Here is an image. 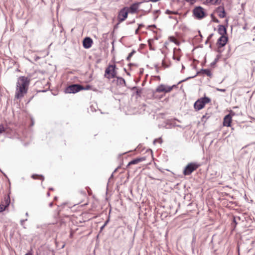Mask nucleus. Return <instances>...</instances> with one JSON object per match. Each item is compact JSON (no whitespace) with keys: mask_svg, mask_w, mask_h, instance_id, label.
Segmentation results:
<instances>
[{"mask_svg":"<svg viewBox=\"0 0 255 255\" xmlns=\"http://www.w3.org/2000/svg\"><path fill=\"white\" fill-rule=\"evenodd\" d=\"M30 80L26 77H19L16 83L15 99H19L24 97L27 93L28 87L29 85Z\"/></svg>","mask_w":255,"mask_h":255,"instance_id":"1","label":"nucleus"},{"mask_svg":"<svg viewBox=\"0 0 255 255\" xmlns=\"http://www.w3.org/2000/svg\"><path fill=\"white\" fill-rule=\"evenodd\" d=\"M116 66L115 65H110L105 70V77L108 78H117V84L118 85L126 86L125 80L120 77H117V71H116Z\"/></svg>","mask_w":255,"mask_h":255,"instance_id":"2","label":"nucleus"},{"mask_svg":"<svg viewBox=\"0 0 255 255\" xmlns=\"http://www.w3.org/2000/svg\"><path fill=\"white\" fill-rule=\"evenodd\" d=\"M210 102L211 99L207 97L201 98L195 102L194 105V108L196 111H199L204 107L206 104Z\"/></svg>","mask_w":255,"mask_h":255,"instance_id":"3","label":"nucleus"},{"mask_svg":"<svg viewBox=\"0 0 255 255\" xmlns=\"http://www.w3.org/2000/svg\"><path fill=\"white\" fill-rule=\"evenodd\" d=\"M199 166L200 164L197 163L191 162L188 164L184 169V175H190L194 171L196 170Z\"/></svg>","mask_w":255,"mask_h":255,"instance_id":"4","label":"nucleus"},{"mask_svg":"<svg viewBox=\"0 0 255 255\" xmlns=\"http://www.w3.org/2000/svg\"><path fill=\"white\" fill-rule=\"evenodd\" d=\"M193 13L194 16L198 19H201L206 16L204 9L200 6H196L193 10Z\"/></svg>","mask_w":255,"mask_h":255,"instance_id":"5","label":"nucleus"},{"mask_svg":"<svg viewBox=\"0 0 255 255\" xmlns=\"http://www.w3.org/2000/svg\"><path fill=\"white\" fill-rule=\"evenodd\" d=\"M82 85L78 84H72L67 87L65 89L66 93H76L82 90Z\"/></svg>","mask_w":255,"mask_h":255,"instance_id":"6","label":"nucleus"},{"mask_svg":"<svg viewBox=\"0 0 255 255\" xmlns=\"http://www.w3.org/2000/svg\"><path fill=\"white\" fill-rule=\"evenodd\" d=\"M127 8L128 7H124L119 11L118 15V20L119 23L122 22L127 18L128 13Z\"/></svg>","mask_w":255,"mask_h":255,"instance_id":"7","label":"nucleus"},{"mask_svg":"<svg viewBox=\"0 0 255 255\" xmlns=\"http://www.w3.org/2000/svg\"><path fill=\"white\" fill-rule=\"evenodd\" d=\"M206 74L209 77H211L212 74V73L210 71V70L209 69H201L200 71L197 72V74L196 75L194 76H192V77H189L185 79H183L182 80H181L178 83V84H179L183 82H185L186 81H187V80L189 79H191V78H194L197 75H199V74Z\"/></svg>","mask_w":255,"mask_h":255,"instance_id":"8","label":"nucleus"},{"mask_svg":"<svg viewBox=\"0 0 255 255\" xmlns=\"http://www.w3.org/2000/svg\"><path fill=\"white\" fill-rule=\"evenodd\" d=\"M143 2H136L133 3L129 7H128L127 10L128 11V13L133 14L137 12V10L138 8V6L140 4H141Z\"/></svg>","mask_w":255,"mask_h":255,"instance_id":"9","label":"nucleus"},{"mask_svg":"<svg viewBox=\"0 0 255 255\" xmlns=\"http://www.w3.org/2000/svg\"><path fill=\"white\" fill-rule=\"evenodd\" d=\"M168 86H166L164 84H161L158 86L155 92L160 93V92H164L165 93H169L172 91L171 87H168Z\"/></svg>","mask_w":255,"mask_h":255,"instance_id":"10","label":"nucleus"},{"mask_svg":"<svg viewBox=\"0 0 255 255\" xmlns=\"http://www.w3.org/2000/svg\"><path fill=\"white\" fill-rule=\"evenodd\" d=\"M228 40V38L226 36H221L218 39L217 44L219 48L224 46Z\"/></svg>","mask_w":255,"mask_h":255,"instance_id":"11","label":"nucleus"},{"mask_svg":"<svg viewBox=\"0 0 255 255\" xmlns=\"http://www.w3.org/2000/svg\"><path fill=\"white\" fill-rule=\"evenodd\" d=\"M92 39L89 37L85 38L83 41V47L86 49L90 48L92 46Z\"/></svg>","mask_w":255,"mask_h":255,"instance_id":"12","label":"nucleus"},{"mask_svg":"<svg viewBox=\"0 0 255 255\" xmlns=\"http://www.w3.org/2000/svg\"><path fill=\"white\" fill-rule=\"evenodd\" d=\"M216 11L218 13V16L220 18H224L225 17H226V13L223 6H219L217 8Z\"/></svg>","mask_w":255,"mask_h":255,"instance_id":"13","label":"nucleus"},{"mask_svg":"<svg viewBox=\"0 0 255 255\" xmlns=\"http://www.w3.org/2000/svg\"><path fill=\"white\" fill-rule=\"evenodd\" d=\"M232 122V117L231 114L226 115L224 118V125L227 127H230Z\"/></svg>","mask_w":255,"mask_h":255,"instance_id":"14","label":"nucleus"},{"mask_svg":"<svg viewBox=\"0 0 255 255\" xmlns=\"http://www.w3.org/2000/svg\"><path fill=\"white\" fill-rule=\"evenodd\" d=\"M218 32L221 36H226L227 34V27L223 25H219Z\"/></svg>","mask_w":255,"mask_h":255,"instance_id":"15","label":"nucleus"},{"mask_svg":"<svg viewBox=\"0 0 255 255\" xmlns=\"http://www.w3.org/2000/svg\"><path fill=\"white\" fill-rule=\"evenodd\" d=\"M145 160V157L136 158L135 159H134L132 160L131 161H130L128 163V166H129L130 165L137 164V163H138L140 162L144 161Z\"/></svg>","mask_w":255,"mask_h":255,"instance_id":"16","label":"nucleus"},{"mask_svg":"<svg viewBox=\"0 0 255 255\" xmlns=\"http://www.w3.org/2000/svg\"><path fill=\"white\" fill-rule=\"evenodd\" d=\"M10 197L9 196L5 197L4 201L2 202V206L7 208L10 204Z\"/></svg>","mask_w":255,"mask_h":255,"instance_id":"17","label":"nucleus"},{"mask_svg":"<svg viewBox=\"0 0 255 255\" xmlns=\"http://www.w3.org/2000/svg\"><path fill=\"white\" fill-rule=\"evenodd\" d=\"M31 178H33V179H41L42 181H43L44 180V176L41 175L33 174L31 176Z\"/></svg>","mask_w":255,"mask_h":255,"instance_id":"18","label":"nucleus"},{"mask_svg":"<svg viewBox=\"0 0 255 255\" xmlns=\"http://www.w3.org/2000/svg\"><path fill=\"white\" fill-rule=\"evenodd\" d=\"M131 90L132 91L136 90V94L137 96L140 97L142 89H138L136 87H133L132 88Z\"/></svg>","mask_w":255,"mask_h":255,"instance_id":"19","label":"nucleus"},{"mask_svg":"<svg viewBox=\"0 0 255 255\" xmlns=\"http://www.w3.org/2000/svg\"><path fill=\"white\" fill-rule=\"evenodd\" d=\"M151 7H152L151 4L147 3L146 4V5L145 6V8L146 9L143 10V11L145 12V13H148V12H150V11L151 9Z\"/></svg>","mask_w":255,"mask_h":255,"instance_id":"20","label":"nucleus"},{"mask_svg":"<svg viewBox=\"0 0 255 255\" xmlns=\"http://www.w3.org/2000/svg\"><path fill=\"white\" fill-rule=\"evenodd\" d=\"M136 51L135 50L133 49L130 53H129L127 56L126 59L127 61H129L130 60L131 57L133 56V55L135 53Z\"/></svg>","mask_w":255,"mask_h":255,"instance_id":"21","label":"nucleus"},{"mask_svg":"<svg viewBox=\"0 0 255 255\" xmlns=\"http://www.w3.org/2000/svg\"><path fill=\"white\" fill-rule=\"evenodd\" d=\"M165 13H166V14H178V12L177 11H171V10H170L167 9V10L165 11Z\"/></svg>","mask_w":255,"mask_h":255,"instance_id":"22","label":"nucleus"},{"mask_svg":"<svg viewBox=\"0 0 255 255\" xmlns=\"http://www.w3.org/2000/svg\"><path fill=\"white\" fill-rule=\"evenodd\" d=\"M218 0H206L207 3H210L214 4L217 3Z\"/></svg>","mask_w":255,"mask_h":255,"instance_id":"23","label":"nucleus"},{"mask_svg":"<svg viewBox=\"0 0 255 255\" xmlns=\"http://www.w3.org/2000/svg\"><path fill=\"white\" fill-rule=\"evenodd\" d=\"M211 17H212L213 21H214L216 23H219V22H220L219 20L214 16L213 14H212L211 15Z\"/></svg>","mask_w":255,"mask_h":255,"instance_id":"24","label":"nucleus"},{"mask_svg":"<svg viewBox=\"0 0 255 255\" xmlns=\"http://www.w3.org/2000/svg\"><path fill=\"white\" fill-rule=\"evenodd\" d=\"M82 88H83V89H82V90H88L91 89V86L89 85H87L85 87L82 86Z\"/></svg>","mask_w":255,"mask_h":255,"instance_id":"25","label":"nucleus"},{"mask_svg":"<svg viewBox=\"0 0 255 255\" xmlns=\"http://www.w3.org/2000/svg\"><path fill=\"white\" fill-rule=\"evenodd\" d=\"M5 130V128L2 125H0V133H2Z\"/></svg>","mask_w":255,"mask_h":255,"instance_id":"26","label":"nucleus"},{"mask_svg":"<svg viewBox=\"0 0 255 255\" xmlns=\"http://www.w3.org/2000/svg\"><path fill=\"white\" fill-rule=\"evenodd\" d=\"M156 142H159V143H162V139H161V138H158V139H154V141H153V143H154V144H155V143H156Z\"/></svg>","mask_w":255,"mask_h":255,"instance_id":"27","label":"nucleus"},{"mask_svg":"<svg viewBox=\"0 0 255 255\" xmlns=\"http://www.w3.org/2000/svg\"><path fill=\"white\" fill-rule=\"evenodd\" d=\"M6 208L4 206H2L1 204L0 207V212H2L6 209Z\"/></svg>","mask_w":255,"mask_h":255,"instance_id":"28","label":"nucleus"},{"mask_svg":"<svg viewBox=\"0 0 255 255\" xmlns=\"http://www.w3.org/2000/svg\"><path fill=\"white\" fill-rule=\"evenodd\" d=\"M27 220V219H24V220H20V225L23 226L24 225V223L25 221H26Z\"/></svg>","mask_w":255,"mask_h":255,"instance_id":"29","label":"nucleus"},{"mask_svg":"<svg viewBox=\"0 0 255 255\" xmlns=\"http://www.w3.org/2000/svg\"><path fill=\"white\" fill-rule=\"evenodd\" d=\"M213 35H214V34H213V33H211V34H210L208 36V38H207V41L210 40V39L213 37Z\"/></svg>","mask_w":255,"mask_h":255,"instance_id":"30","label":"nucleus"},{"mask_svg":"<svg viewBox=\"0 0 255 255\" xmlns=\"http://www.w3.org/2000/svg\"><path fill=\"white\" fill-rule=\"evenodd\" d=\"M216 90L218 91H220V92H225L226 91V89H224L217 88Z\"/></svg>","mask_w":255,"mask_h":255,"instance_id":"31","label":"nucleus"},{"mask_svg":"<svg viewBox=\"0 0 255 255\" xmlns=\"http://www.w3.org/2000/svg\"><path fill=\"white\" fill-rule=\"evenodd\" d=\"M120 23H119V21L114 26V29H117L119 27V25Z\"/></svg>","mask_w":255,"mask_h":255,"instance_id":"32","label":"nucleus"},{"mask_svg":"<svg viewBox=\"0 0 255 255\" xmlns=\"http://www.w3.org/2000/svg\"><path fill=\"white\" fill-rule=\"evenodd\" d=\"M144 25L143 24H139L138 28V29H140L141 27H143Z\"/></svg>","mask_w":255,"mask_h":255,"instance_id":"33","label":"nucleus"},{"mask_svg":"<svg viewBox=\"0 0 255 255\" xmlns=\"http://www.w3.org/2000/svg\"><path fill=\"white\" fill-rule=\"evenodd\" d=\"M169 18H170V19H172V18L173 19H175L176 20L177 22H178V21L177 20V18L176 17H173L172 16H169Z\"/></svg>","mask_w":255,"mask_h":255,"instance_id":"34","label":"nucleus"},{"mask_svg":"<svg viewBox=\"0 0 255 255\" xmlns=\"http://www.w3.org/2000/svg\"><path fill=\"white\" fill-rule=\"evenodd\" d=\"M229 114H231V116L232 117V116H234L235 115V113L231 111Z\"/></svg>","mask_w":255,"mask_h":255,"instance_id":"35","label":"nucleus"},{"mask_svg":"<svg viewBox=\"0 0 255 255\" xmlns=\"http://www.w3.org/2000/svg\"><path fill=\"white\" fill-rule=\"evenodd\" d=\"M195 241H196V238L193 237L192 242V245H193V243H195Z\"/></svg>","mask_w":255,"mask_h":255,"instance_id":"36","label":"nucleus"},{"mask_svg":"<svg viewBox=\"0 0 255 255\" xmlns=\"http://www.w3.org/2000/svg\"><path fill=\"white\" fill-rule=\"evenodd\" d=\"M168 87H171L172 90L174 88L177 87V85H173L172 86H168Z\"/></svg>","mask_w":255,"mask_h":255,"instance_id":"37","label":"nucleus"},{"mask_svg":"<svg viewBox=\"0 0 255 255\" xmlns=\"http://www.w3.org/2000/svg\"><path fill=\"white\" fill-rule=\"evenodd\" d=\"M139 29H138V28H137L135 30V34H137L138 33V31H139Z\"/></svg>","mask_w":255,"mask_h":255,"instance_id":"38","label":"nucleus"},{"mask_svg":"<svg viewBox=\"0 0 255 255\" xmlns=\"http://www.w3.org/2000/svg\"><path fill=\"white\" fill-rule=\"evenodd\" d=\"M109 222V219H108L105 223V224H104V225L106 226L107 224L108 223V222Z\"/></svg>","mask_w":255,"mask_h":255,"instance_id":"39","label":"nucleus"},{"mask_svg":"<svg viewBox=\"0 0 255 255\" xmlns=\"http://www.w3.org/2000/svg\"><path fill=\"white\" fill-rule=\"evenodd\" d=\"M173 58L175 59H176V60L177 61H180V57L175 58V57L174 56H173Z\"/></svg>","mask_w":255,"mask_h":255,"instance_id":"40","label":"nucleus"},{"mask_svg":"<svg viewBox=\"0 0 255 255\" xmlns=\"http://www.w3.org/2000/svg\"><path fill=\"white\" fill-rule=\"evenodd\" d=\"M233 222L235 224V225H236L237 224V223L236 222V219L235 217L234 218V219H233Z\"/></svg>","mask_w":255,"mask_h":255,"instance_id":"41","label":"nucleus"},{"mask_svg":"<svg viewBox=\"0 0 255 255\" xmlns=\"http://www.w3.org/2000/svg\"><path fill=\"white\" fill-rule=\"evenodd\" d=\"M133 65H134V64L131 63H129V64H128V66L129 67H131V66H133Z\"/></svg>","mask_w":255,"mask_h":255,"instance_id":"42","label":"nucleus"},{"mask_svg":"<svg viewBox=\"0 0 255 255\" xmlns=\"http://www.w3.org/2000/svg\"><path fill=\"white\" fill-rule=\"evenodd\" d=\"M149 27H154V28H156V25H154V24H153V25H150L149 26Z\"/></svg>","mask_w":255,"mask_h":255,"instance_id":"43","label":"nucleus"},{"mask_svg":"<svg viewBox=\"0 0 255 255\" xmlns=\"http://www.w3.org/2000/svg\"><path fill=\"white\" fill-rule=\"evenodd\" d=\"M105 226H106L105 225H103V226H102L101 227V229H101V230H102L104 228V227H105Z\"/></svg>","mask_w":255,"mask_h":255,"instance_id":"44","label":"nucleus"},{"mask_svg":"<svg viewBox=\"0 0 255 255\" xmlns=\"http://www.w3.org/2000/svg\"><path fill=\"white\" fill-rule=\"evenodd\" d=\"M52 206H53V203H52V202H51V203L49 204V206H50V207H51Z\"/></svg>","mask_w":255,"mask_h":255,"instance_id":"45","label":"nucleus"},{"mask_svg":"<svg viewBox=\"0 0 255 255\" xmlns=\"http://www.w3.org/2000/svg\"><path fill=\"white\" fill-rule=\"evenodd\" d=\"M134 22H135V20H133L132 21L130 22L129 23V24H132V23H134Z\"/></svg>","mask_w":255,"mask_h":255,"instance_id":"46","label":"nucleus"},{"mask_svg":"<svg viewBox=\"0 0 255 255\" xmlns=\"http://www.w3.org/2000/svg\"><path fill=\"white\" fill-rule=\"evenodd\" d=\"M159 10H155V11H154V13L155 14V13H157V12H159Z\"/></svg>","mask_w":255,"mask_h":255,"instance_id":"47","label":"nucleus"},{"mask_svg":"<svg viewBox=\"0 0 255 255\" xmlns=\"http://www.w3.org/2000/svg\"><path fill=\"white\" fill-rule=\"evenodd\" d=\"M185 68V67L184 66V65H182V70L184 69Z\"/></svg>","mask_w":255,"mask_h":255,"instance_id":"48","label":"nucleus"},{"mask_svg":"<svg viewBox=\"0 0 255 255\" xmlns=\"http://www.w3.org/2000/svg\"><path fill=\"white\" fill-rule=\"evenodd\" d=\"M25 215H26L27 217H28V213L27 212H26V213H25Z\"/></svg>","mask_w":255,"mask_h":255,"instance_id":"49","label":"nucleus"},{"mask_svg":"<svg viewBox=\"0 0 255 255\" xmlns=\"http://www.w3.org/2000/svg\"><path fill=\"white\" fill-rule=\"evenodd\" d=\"M158 17L157 16H155V17H154V20H156L157 19V18Z\"/></svg>","mask_w":255,"mask_h":255,"instance_id":"50","label":"nucleus"},{"mask_svg":"<svg viewBox=\"0 0 255 255\" xmlns=\"http://www.w3.org/2000/svg\"><path fill=\"white\" fill-rule=\"evenodd\" d=\"M49 190H53V188H49Z\"/></svg>","mask_w":255,"mask_h":255,"instance_id":"51","label":"nucleus"},{"mask_svg":"<svg viewBox=\"0 0 255 255\" xmlns=\"http://www.w3.org/2000/svg\"><path fill=\"white\" fill-rule=\"evenodd\" d=\"M47 196H50V193H49V192H48V193H47Z\"/></svg>","mask_w":255,"mask_h":255,"instance_id":"52","label":"nucleus"},{"mask_svg":"<svg viewBox=\"0 0 255 255\" xmlns=\"http://www.w3.org/2000/svg\"><path fill=\"white\" fill-rule=\"evenodd\" d=\"M127 75H130V74H129V72H127Z\"/></svg>","mask_w":255,"mask_h":255,"instance_id":"53","label":"nucleus"},{"mask_svg":"<svg viewBox=\"0 0 255 255\" xmlns=\"http://www.w3.org/2000/svg\"><path fill=\"white\" fill-rule=\"evenodd\" d=\"M25 255H31L30 254H26Z\"/></svg>","mask_w":255,"mask_h":255,"instance_id":"54","label":"nucleus"},{"mask_svg":"<svg viewBox=\"0 0 255 255\" xmlns=\"http://www.w3.org/2000/svg\"><path fill=\"white\" fill-rule=\"evenodd\" d=\"M209 41H207V40L206 41L205 43L207 44L208 42Z\"/></svg>","mask_w":255,"mask_h":255,"instance_id":"55","label":"nucleus"},{"mask_svg":"<svg viewBox=\"0 0 255 255\" xmlns=\"http://www.w3.org/2000/svg\"><path fill=\"white\" fill-rule=\"evenodd\" d=\"M228 20L227 19H226V22L228 23Z\"/></svg>","mask_w":255,"mask_h":255,"instance_id":"56","label":"nucleus"},{"mask_svg":"<svg viewBox=\"0 0 255 255\" xmlns=\"http://www.w3.org/2000/svg\"><path fill=\"white\" fill-rule=\"evenodd\" d=\"M124 70L127 72V70L126 68H124Z\"/></svg>","mask_w":255,"mask_h":255,"instance_id":"57","label":"nucleus"}]
</instances>
